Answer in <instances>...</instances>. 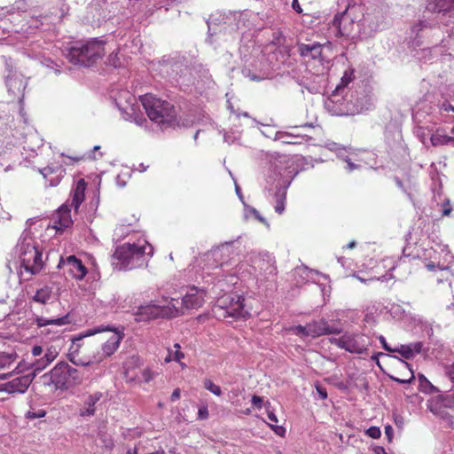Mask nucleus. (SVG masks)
Wrapping results in <instances>:
<instances>
[{
    "label": "nucleus",
    "instance_id": "obj_48",
    "mask_svg": "<svg viewBox=\"0 0 454 454\" xmlns=\"http://www.w3.org/2000/svg\"><path fill=\"white\" fill-rule=\"evenodd\" d=\"M340 158L347 163L345 168L348 171H353L359 168V165H356L354 162H352L351 160L346 154H344V157Z\"/></svg>",
    "mask_w": 454,
    "mask_h": 454
},
{
    "label": "nucleus",
    "instance_id": "obj_40",
    "mask_svg": "<svg viewBox=\"0 0 454 454\" xmlns=\"http://www.w3.org/2000/svg\"><path fill=\"white\" fill-rule=\"evenodd\" d=\"M393 352L399 353L405 359H411L413 357L410 345H401L399 348H394Z\"/></svg>",
    "mask_w": 454,
    "mask_h": 454
},
{
    "label": "nucleus",
    "instance_id": "obj_1",
    "mask_svg": "<svg viewBox=\"0 0 454 454\" xmlns=\"http://www.w3.org/2000/svg\"><path fill=\"white\" fill-rule=\"evenodd\" d=\"M353 69L345 71L341 77L340 83L337 85L331 98V102L336 105L333 114L337 115H355L366 111L371 106L370 98L358 91L346 93L344 97L339 98V95L343 93L344 88L353 79Z\"/></svg>",
    "mask_w": 454,
    "mask_h": 454
},
{
    "label": "nucleus",
    "instance_id": "obj_2",
    "mask_svg": "<svg viewBox=\"0 0 454 454\" xmlns=\"http://www.w3.org/2000/svg\"><path fill=\"white\" fill-rule=\"evenodd\" d=\"M14 254L19 258V275L22 280H29L43 269V254L29 232H23L15 247Z\"/></svg>",
    "mask_w": 454,
    "mask_h": 454
},
{
    "label": "nucleus",
    "instance_id": "obj_57",
    "mask_svg": "<svg viewBox=\"0 0 454 454\" xmlns=\"http://www.w3.org/2000/svg\"><path fill=\"white\" fill-rule=\"evenodd\" d=\"M43 352V348L38 345L34 346L31 349V354L35 357L42 356Z\"/></svg>",
    "mask_w": 454,
    "mask_h": 454
},
{
    "label": "nucleus",
    "instance_id": "obj_9",
    "mask_svg": "<svg viewBox=\"0 0 454 454\" xmlns=\"http://www.w3.org/2000/svg\"><path fill=\"white\" fill-rule=\"evenodd\" d=\"M114 100L124 120L133 121L138 126H142L146 122V120L140 111L136 97L129 91H120Z\"/></svg>",
    "mask_w": 454,
    "mask_h": 454
},
{
    "label": "nucleus",
    "instance_id": "obj_12",
    "mask_svg": "<svg viewBox=\"0 0 454 454\" xmlns=\"http://www.w3.org/2000/svg\"><path fill=\"white\" fill-rule=\"evenodd\" d=\"M102 331L104 330L99 328L88 330L84 333H82L72 339L73 344L69 349V353L67 356L72 364L77 366H89L94 363H97V361H95V357L88 359H82L79 357L78 351L81 347L79 341H81L84 337L94 335L95 333H100Z\"/></svg>",
    "mask_w": 454,
    "mask_h": 454
},
{
    "label": "nucleus",
    "instance_id": "obj_62",
    "mask_svg": "<svg viewBox=\"0 0 454 454\" xmlns=\"http://www.w3.org/2000/svg\"><path fill=\"white\" fill-rule=\"evenodd\" d=\"M292 7H293V9H294L297 13H301V12H302V9H301V5L299 4L298 0H293Z\"/></svg>",
    "mask_w": 454,
    "mask_h": 454
},
{
    "label": "nucleus",
    "instance_id": "obj_39",
    "mask_svg": "<svg viewBox=\"0 0 454 454\" xmlns=\"http://www.w3.org/2000/svg\"><path fill=\"white\" fill-rule=\"evenodd\" d=\"M307 328H308L307 325H299L291 326L288 329V331L296 336H299L301 338H306V337H309Z\"/></svg>",
    "mask_w": 454,
    "mask_h": 454
},
{
    "label": "nucleus",
    "instance_id": "obj_13",
    "mask_svg": "<svg viewBox=\"0 0 454 454\" xmlns=\"http://www.w3.org/2000/svg\"><path fill=\"white\" fill-rule=\"evenodd\" d=\"M428 409L435 416L453 425V417L449 414L446 409L454 411V393L445 395L440 400L428 404Z\"/></svg>",
    "mask_w": 454,
    "mask_h": 454
},
{
    "label": "nucleus",
    "instance_id": "obj_18",
    "mask_svg": "<svg viewBox=\"0 0 454 454\" xmlns=\"http://www.w3.org/2000/svg\"><path fill=\"white\" fill-rule=\"evenodd\" d=\"M27 83V81L20 74H14L8 75L6 78V86L10 96L18 98L20 102L23 99Z\"/></svg>",
    "mask_w": 454,
    "mask_h": 454
},
{
    "label": "nucleus",
    "instance_id": "obj_44",
    "mask_svg": "<svg viewBox=\"0 0 454 454\" xmlns=\"http://www.w3.org/2000/svg\"><path fill=\"white\" fill-rule=\"evenodd\" d=\"M46 415V411L43 409L37 411H28L26 413V418L28 419H35L43 418Z\"/></svg>",
    "mask_w": 454,
    "mask_h": 454
},
{
    "label": "nucleus",
    "instance_id": "obj_38",
    "mask_svg": "<svg viewBox=\"0 0 454 454\" xmlns=\"http://www.w3.org/2000/svg\"><path fill=\"white\" fill-rule=\"evenodd\" d=\"M203 386L207 390H208L216 396H220L222 395L221 387L208 379H206L203 381Z\"/></svg>",
    "mask_w": 454,
    "mask_h": 454
},
{
    "label": "nucleus",
    "instance_id": "obj_30",
    "mask_svg": "<svg viewBox=\"0 0 454 454\" xmlns=\"http://www.w3.org/2000/svg\"><path fill=\"white\" fill-rule=\"evenodd\" d=\"M428 8L437 12H454V0H433L428 4Z\"/></svg>",
    "mask_w": 454,
    "mask_h": 454
},
{
    "label": "nucleus",
    "instance_id": "obj_47",
    "mask_svg": "<svg viewBox=\"0 0 454 454\" xmlns=\"http://www.w3.org/2000/svg\"><path fill=\"white\" fill-rule=\"evenodd\" d=\"M366 434L372 439H378L380 437L381 432L378 427H371L367 429Z\"/></svg>",
    "mask_w": 454,
    "mask_h": 454
},
{
    "label": "nucleus",
    "instance_id": "obj_49",
    "mask_svg": "<svg viewBox=\"0 0 454 454\" xmlns=\"http://www.w3.org/2000/svg\"><path fill=\"white\" fill-rule=\"evenodd\" d=\"M174 347L176 349L175 352H172L173 360L180 363L181 359L184 357V353H182L181 351L178 350L180 348V345L179 344L176 343L174 345Z\"/></svg>",
    "mask_w": 454,
    "mask_h": 454
},
{
    "label": "nucleus",
    "instance_id": "obj_10",
    "mask_svg": "<svg viewBox=\"0 0 454 454\" xmlns=\"http://www.w3.org/2000/svg\"><path fill=\"white\" fill-rule=\"evenodd\" d=\"M217 307L225 311L226 316L236 319H247L250 317L246 309L245 298L236 294H223L217 301Z\"/></svg>",
    "mask_w": 454,
    "mask_h": 454
},
{
    "label": "nucleus",
    "instance_id": "obj_11",
    "mask_svg": "<svg viewBox=\"0 0 454 454\" xmlns=\"http://www.w3.org/2000/svg\"><path fill=\"white\" fill-rule=\"evenodd\" d=\"M330 342L340 348L345 349L349 353L365 354L367 353L369 341L367 338L360 333H346L340 337H333Z\"/></svg>",
    "mask_w": 454,
    "mask_h": 454
},
{
    "label": "nucleus",
    "instance_id": "obj_35",
    "mask_svg": "<svg viewBox=\"0 0 454 454\" xmlns=\"http://www.w3.org/2000/svg\"><path fill=\"white\" fill-rule=\"evenodd\" d=\"M51 361L47 359V357L43 355L40 358H36L34 362L30 364V368L33 370L32 373H35V376L37 372H42L44 370Z\"/></svg>",
    "mask_w": 454,
    "mask_h": 454
},
{
    "label": "nucleus",
    "instance_id": "obj_28",
    "mask_svg": "<svg viewBox=\"0 0 454 454\" xmlns=\"http://www.w3.org/2000/svg\"><path fill=\"white\" fill-rule=\"evenodd\" d=\"M55 296L53 288L49 286H43V287L36 290L35 294L32 296V300L41 304H46Z\"/></svg>",
    "mask_w": 454,
    "mask_h": 454
},
{
    "label": "nucleus",
    "instance_id": "obj_21",
    "mask_svg": "<svg viewBox=\"0 0 454 454\" xmlns=\"http://www.w3.org/2000/svg\"><path fill=\"white\" fill-rule=\"evenodd\" d=\"M204 296L205 293L203 289H199L196 286H191L183 297V305L186 309L200 308L204 303Z\"/></svg>",
    "mask_w": 454,
    "mask_h": 454
},
{
    "label": "nucleus",
    "instance_id": "obj_33",
    "mask_svg": "<svg viewBox=\"0 0 454 454\" xmlns=\"http://www.w3.org/2000/svg\"><path fill=\"white\" fill-rule=\"evenodd\" d=\"M441 253L443 254L442 260L443 262H438V267L440 270H444L450 268L451 265L454 264V255L450 254V250L447 246H439Z\"/></svg>",
    "mask_w": 454,
    "mask_h": 454
},
{
    "label": "nucleus",
    "instance_id": "obj_50",
    "mask_svg": "<svg viewBox=\"0 0 454 454\" xmlns=\"http://www.w3.org/2000/svg\"><path fill=\"white\" fill-rule=\"evenodd\" d=\"M142 377H143V380L145 381V382H149L150 380H152L153 379H154L155 377V372H153V371H151L150 369H145L142 372Z\"/></svg>",
    "mask_w": 454,
    "mask_h": 454
},
{
    "label": "nucleus",
    "instance_id": "obj_58",
    "mask_svg": "<svg viewBox=\"0 0 454 454\" xmlns=\"http://www.w3.org/2000/svg\"><path fill=\"white\" fill-rule=\"evenodd\" d=\"M419 381L420 386L422 387H433L432 384L428 381V380L422 374L419 375Z\"/></svg>",
    "mask_w": 454,
    "mask_h": 454
},
{
    "label": "nucleus",
    "instance_id": "obj_34",
    "mask_svg": "<svg viewBox=\"0 0 454 454\" xmlns=\"http://www.w3.org/2000/svg\"><path fill=\"white\" fill-rule=\"evenodd\" d=\"M245 209H244V216L246 218H249L250 216H254L255 219H257L260 223H263L267 227H270V224L268 221L261 215L258 210H256L254 207H250L247 205L245 202H243Z\"/></svg>",
    "mask_w": 454,
    "mask_h": 454
},
{
    "label": "nucleus",
    "instance_id": "obj_36",
    "mask_svg": "<svg viewBox=\"0 0 454 454\" xmlns=\"http://www.w3.org/2000/svg\"><path fill=\"white\" fill-rule=\"evenodd\" d=\"M415 133H416L417 137L419 138V140L424 145H426L427 140H429V141L431 140V135L433 133V129L428 127L418 125L416 127Z\"/></svg>",
    "mask_w": 454,
    "mask_h": 454
},
{
    "label": "nucleus",
    "instance_id": "obj_23",
    "mask_svg": "<svg viewBox=\"0 0 454 454\" xmlns=\"http://www.w3.org/2000/svg\"><path fill=\"white\" fill-rule=\"evenodd\" d=\"M273 139L280 140L283 144L286 145H300L303 141L310 140L311 137L307 134L277 131Z\"/></svg>",
    "mask_w": 454,
    "mask_h": 454
},
{
    "label": "nucleus",
    "instance_id": "obj_27",
    "mask_svg": "<svg viewBox=\"0 0 454 454\" xmlns=\"http://www.w3.org/2000/svg\"><path fill=\"white\" fill-rule=\"evenodd\" d=\"M101 392H95L89 395L83 403V407L80 409L79 415L81 417H90L95 414L96 403L102 398Z\"/></svg>",
    "mask_w": 454,
    "mask_h": 454
},
{
    "label": "nucleus",
    "instance_id": "obj_43",
    "mask_svg": "<svg viewBox=\"0 0 454 454\" xmlns=\"http://www.w3.org/2000/svg\"><path fill=\"white\" fill-rule=\"evenodd\" d=\"M43 64L46 67L52 69L54 71V73L57 74H60L62 72L61 65H59V63L55 62L54 60H52L51 59H44L43 60Z\"/></svg>",
    "mask_w": 454,
    "mask_h": 454
},
{
    "label": "nucleus",
    "instance_id": "obj_6",
    "mask_svg": "<svg viewBox=\"0 0 454 454\" xmlns=\"http://www.w3.org/2000/svg\"><path fill=\"white\" fill-rule=\"evenodd\" d=\"M140 101L149 119L154 123L164 126L175 121L176 113L174 106L152 94L140 97Z\"/></svg>",
    "mask_w": 454,
    "mask_h": 454
},
{
    "label": "nucleus",
    "instance_id": "obj_51",
    "mask_svg": "<svg viewBox=\"0 0 454 454\" xmlns=\"http://www.w3.org/2000/svg\"><path fill=\"white\" fill-rule=\"evenodd\" d=\"M208 418V410L206 405L200 406L198 411L199 419H207Z\"/></svg>",
    "mask_w": 454,
    "mask_h": 454
},
{
    "label": "nucleus",
    "instance_id": "obj_29",
    "mask_svg": "<svg viewBox=\"0 0 454 454\" xmlns=\"http://www.w3.org/2000/svg\"><path fill=\"white\" fill-rule=\"evenodd\" d=\"M35 322L38 327H43L46 325H58L62 326L70 323L69 315L67 314L58 318L47 319L43 317H36Z\"/></svg>",
    "mask_w": 454,
    "mask_h": 454
},
{
    "label": "nucleus",
    "instance_id": "obj_37",
    "mask_svg": "<svg viewBox=\"0 0 454 454\" xmlns=\"http://www.w3.org/2000/svg\"><path fill=\"white\" fill-rule=\"evenodd\" d=\"M28 8L29 4L27 3V0H16L7 12L10 13H13L16 11L25 12Z\"/></svg>",
    "mask_w": 454,
    "mask_h": 454
},
{
    "label": "nucleus",
    "instance_id": "obj_64",
    "mask_svg": "<svg viewBox=\"0 0 454 454\" xmlns=\"http://www.w3.org/2000/svg\"><path fill=\"white\" fill-rule=\"evenodd\" d=\"M447 373L450 380L454 382V363L447 368Z\"/></svg>",
    "mask_w": 454,
    "mask_h": 454
},
{
    "label": "nucleus",
    "instance_id": "obj_3",
    "mask_svg": "<svg viewBox=\"0 0 454 454\" xmlns=\"http://www.w3.org/2000/svg\"><path fill=\"white\" fill-rule=\"evenodd\" d=\"M179 301L173 298L162 296L160 300L151 301L140 305L133 312L135 321L149 322L159 318H172L179 316L182 311Z\"/></svg>",
    "mask_w": 454,
    "mask_h": 454
},
{
    "label": "nucleus",
    "instance_id": "obj_14",
    "mask_svg": "<svg viewBox=\"0 0 454 454\" xmlns=\"http://www.w3.org/2000/svg\"><path fill=\"white\" fill-rule=\"evenodd\" d=\"M431 114L434 121L435 122H453L454 99L440 102L433 108Z\"/></svg>",
    "mask_w": 454,
    "mask_h": 454
},
{
    "label": "nucleus",
    "instance_id": "obj_8",
    "mask_svg": "<svg viewBox=\"0 0 454 454\" xmlns=\"http://www.w3.org/2000/svg\"><path fill=\"white\" fill-rule=\"evenodd\" d=\"M51 382L58 389L66 390L80 385L82 374L66 362L58 363L50 372Z\"/></svg>",
    "mask_w": 454,
    "mask_h": 454
},
{
    "label": "nucleus",
    "instance_id": "obj_5",
    "mask_svg": "<svg viewBox=\"0 0 454 454\" xmlns=\"http://www.w3.org/2000/svg\"><path fill=\"white\" fill-rule=\"evenodd\" d=\"M153 247L145 239H138L137 243H125L116 247L114 258L120 262V268L131 270L142 263V258L147 254L152 255Z\"/></svg>",
    "mask_w": 454,
    "mask_h": 454
},
{
    "label": "nucleus",
    "instance_id": "obj_24",
    "mask_svg": "<svg viewBox=\"0 0 454 454\" xmlns=\"http://www.w3.org/2000/svg\"><path fill=\"white\" fill-rule=\"evenodd\" d=\"M323 44L319 43H300L298 51L303 58L317 59L322 56Z\"/></svg>",
    "mask_w": 454,
    "mask_h": 454
},
{
    "label": "nucleus",
    "instance_id": "obj_25",
    "mask_svg": "<svg viewBox=\"0 0 454 454\" xmlns=\"http://www.w3.org/2000/svg\"><path fill=\"white\" fill-rule=\"evenodd\" d=\"M55 228L57 230H63L69 227L73 221L70 215V208L67 205H62L56 215L53 218Z\"/></svg>",
    "mask_w": 454,
    "mask_h": 454
},
{
    "label": "nucleus",
    "instance_id": "obj_52",
    "mask_svg": "<svg viewBox=\"0 0 454 454\" xmlns=\"http://www.w3.org/2000/svg\"><path fill=\"white\" fill-rule=\"evenodd\" d=\"M243 74L246 76L249 77V79L251 81H257L258 82V81H262V80H263L265 78L263 75H256V74H251V71L249 69H245L243 71Z\"/></svg>",
    "mask_w": 454,
    "mask_h": 454
},
{
    "label": "nucleus",
    "instance_id": "obj_20",
    "mask_svg": "<svg viewBox=\"0 0 454 454\" xmlns=\"http://www.w3.org/2000/svg\"><path fill=\"white\" fill-rule=\"evenodd\" d=\"M122 335L119 333H114L103 345L102 353L93 355L91 357H95L97 363L102 362L105 358L112 356L119 348Z\"/></svg>",
    "mask_w": 454,
    "mask_h": 454
},
{
    "label": "nucleus",
    "instance_id": "obj_4",
    "mask_svg": "<svg viewBox=\"0 0 454 454\" xmlns=\"http://www.w3.org/2000/svg\"><path fill=\"white\" fill-rule=\"evenodd\" d=\"M287 160L286 157H280L270 163V174L267 177V184L270 186H275L274 193L276 198L275 211L281 215L285 211L286 190L291 184L293 177L291 171L288 170Z\"/></svg>",
    "mask_w": 454,
    "mask_h": 454
},
{
    "label": "nucleus",
    "instance_id": "obj_26",
    "mask_svg": "<svg viewBox=\"0 0 454 454\" xmlns=\"http://www.w3.org/2000/svg\"><path fill=\"white\" fill-rule=\"evenodd\" d=\"M430 143L434 146L445 145H454V127L450 130V135L446 134V132L442 129H437L434 131L433 130Z\"/></svg>",
    "mask_w": 454,
    "mask_h": 454
},
{
    "label": "nucleus",
    "instance_id": "obj_56",
    "mask_svg": "<svg viewBox=\"0 0 454 454\" xmlns=\"http://www.w3.org/2000/svg\"><path fill=\"white\" fill-rule=\"evenodd\" d=\"M251 402H252V404H253L254 407H256V408H261V407H262V404L263 400H262V398L261 396H258V395H254L252 396V400H251Z\"/></svg>",
    "mask_w": 454,
    "mask_h": 454
},
{
    "label": "nucleus",
    "instance_id": "obj_59",
    "mask_svg": "<svg viewBox=\"0 0 454 454\" xmlns=\"http://www.w3.org/2000/svg\"><path fill=\"white\" fill-rule=\"evenodd\" d=\"M317 391L321 400L327 398V392L325 387L317 386Z\"/></svg>",
    "mask_w": 454,
    "mask_h": 454
},
{
    "label": "nucleus",
    "instance_id": "obj_15",
    "mask_svg": "<svg viewBox=\"0 0 454 454\" xmlns=\"http://www.w3.org/2000/svg\"><path fill=\"white\" fill-rule=\"evenodd\" d=\"M58 267L69 272L76 279H82L87 274L86 267L74 255H69L67 259L61 258Z\"/></svg>",
    "mask_w": 454,
    "mask_h": 454
},
{
    "label": "nucleus",
    "instance_id": "obj_32",
    "mask_svg": "<svg viewBox=\"0 0 454 454\" xmlns=\"http://www.w3.org/2000/svg\"><path fill=\"white\" fill-rule=\"evenodd\" d=\"M84 189L85 184L83 180H80L77 184L75 190L72 194V202L71 207L74 208L75 211L78 210L80 205L84 200Z\"/></svg>",
    "mask_w": 454,
    "mask_h": 454
},
{
    "label": "nucleus",
    "instance_id": "obj_31",
    "mask_svg": "<svg viewBox=\"0 0 454 454\" xmlns=\"http://www.w3.org/2000/svg\"><path fill=\"white\" fill-rule=\"evenodd\" d=\"M17 355L13 353L0 352V370L9 369L15 363ZM11 373L0 374V380H5Z\"/></svg>",
    "mask_w": 454,
    "mask_h": 454
},
{
    "label": "nucleus",
    "instance_id": "obj_55",
    "mask_svg": "<svg viewBox=\"0 0 454 454\" xmlns=\"http://www.w3.org/2000/svg\"><path fill=\"white\" fill-rule=\"evenodd\" d=\"M379 340L382 346V348L386 350V351H388V352H393V349L387 342L386 339L384 336L382 335H380L379 336Z\"/></svg>",
    "mask_w": 454,
    "mask_h": 454
},
{
    "label": "nucleus",
    "instance_id": "obj_61",
    "mask_svg": "<svg viewBox=\"0 0 454 454\" xmlns=\"http://www.w3.org/2000/svg\"><path fill=\"white\" fill-rule=\"evenodd\" d=\"M267 417L270 422H272V423L278 422L277 416L272 411H270V410L267 411Z\"/></svg>",
    "mask_w": 454,
    "mask_h": 454
},
{
    "label": "nucleus",
    "instance_id": "obj_54",
    "mask_svg": "<svg viewBox=\"0 0 454 454\" xmlns=\"http://www.w3.org/2000/svg\"><path fill=\"white\" fill-rule=\"evenodd\" d=\"M410 347L412 350V355L414 356L416 354L420 353L421 348H422V343L421 342L411 343V344H410Z\"/></svg>",
    "mask_w": 454,
    "mask_h": 454
},
{
    "label": "nucleus",
    "instance_id": "obj_16",
    "mask_svg": "<svg viewBox=\"0 0 454 454\" xmlns=\"http://www.w3.org/2000/svg\"><path fill=\"white\" fill-rule=\"evenodd\" d=\"M35 373H28L13 379L12 380L0 386V391L9 394L25 393L32 383Z\"/></svg>",
    "mask_w": 454,
    "mask_h": 454
},
{
    "label": "nucleus",
    "instance_id": "obj_7",
    "mask_svg": "<svg viewBox=\"0 0 454 454\" xmlns=\"http://www.w3.org/2000/svg\"><path fill=\"white\" fill-rule=\"evenodd\" d=\"M105 54L104 43L92 39L84 43H78L68 50L67 58L74 65L90 67Z\"/></svg>",
    "mask_w": 454,
    "mask_h": 454
},
{
    "label": "nucleus",
    "instance_id": "obj_63",
    "mask_svg": "<svg viewBox=\"0 0 454 454\" xmlns=\"http://www.w3.org/2000/svg\"><path fill=\"white\" fill-rule=\"evenodd\" d=\"M103 442L105 443V447L108 450H112L114 446V441L111 438H108V439L106 438L103 440Z\"/></svg>",
    "mask_w": 454,
    "mask_h": 454
},
{
    "label": "nucleus",
    "instance_id": "obj_60",
    "mask_svg": "<svg viewBox=\"0 0 454 454\" xmlns=\"http://www.w3.org/2000/svg\"><path fill=\"white\" fill-rule=\"evenodd\" d=\"M442 207V215H449L452 210V207H450L449 201H447Z\"/></svg>",
    "mask_w": 454,
    "mask_h": 454
},
{
    "label": "nucleus",
    "instance_id": "obj_22",
    "mask_svg": "<svg viewBox=\"0 0 454 454\" xmlns=\"http://www.w3.org/2000/svg\"><path fill=\"white\" fill-rule=\"evenodd\" d=\"M348 9L342 12L335 14L333 26L337 29V35L348 36L351 34V29L348 27L353 26V21L347 17Z\"/></svg>",
    "mask_w": 454,
    "mask_h": 454
},
{
    "label": "nucleus",
    "instance_id": "obj_19",
    "mask_svg": "<svg viewBox=\"0 0 454 454\" xmlns=\"http://www.w3.org/2000/svg\"><path fill=\"white\" fill-rule=\"evenodd\" d=\"M39 172L48 181L49 186H57L66 173V169L60 163H51V165L39 168Z\"/></svg>",
    "mask_w": 454,
    "mask_h": 454
},
{
    "label": "nucleus",
    "instance_id": "obj_53",
    "mask_svg": "<svg viewBox=\"0 0 454 454\" xmlns=\"http://www.w3.org/2000/svg\"><path fill=\"white\" fill-rule=\"evenodd\" d=\"M269 426L274 431V433L277 434L279 436H283L285 434V433H286L285 427H283L281 426H277V425H274V424H269Z\"/></svg>",
    "mask_w": 454,
    "mask_h": 454
},
{
    "label": "nucleus",
    "instance_id": "obj_42",
    "mask_svg": "<svg viewBox=\"0 0 454 454\" xmlns=\"http://www.w3.org/2000/svg\"><path fill=\"white\" fill-rule=\"evenodd\" d=\"M59 348H58L54 345H51V346L47 347L43 355L47 357V359H49L52 363L56 359V357L59 356Z\"/></svg>",
    "mask_w": 454,
    "mask_h": 454
},
{
    "label": "nucleus",
    "instance_id": "obj_45",
    "mask_svg": "<svg viewBox=\"0 0 454 454\" xmlns=\"http://www.w3.org/2000/svg\"><path fill=\"white\" fill-rule=\"evenodd\" d=\"M240 133L238 131L231 132V133H225L223 136L224 142H226L229 145L233 144L236 140L239 139Z\"/></svg>",
    "mask_w": 454,
    "mask_h": 454
},
{
    "label": "nucleus",
    "instance_id": "obj_41",
    "mask_svg": "<svg viewBox=\"0 0 454 454\" xmlns=\"http://www.w3.org/2000/svg\"><path fill=\"white\" fill-rule=\"evenodd\" d=\"M229 287V284L224 278H218L217 283L214 284L212 291L215 294H219L220 292H225Z\"/></svg>",
    "mask_w": 454,
    "mask_h": 454
},
{
    "label": "nucleus",
    "instance_id": "obj_17",
    "mask_svg": "<svg viewBox=\"0 0 454 454\" xmlns=\"http://www.w3.org/2000/svg\"><path fill=\"white\" fill-rule=\"evenodd\" d=\"M307 325H308L307 330H308L309 337H311V338H317V337H320L323 335L340 333V332H341L340 328H339L337 326L330 325L328 324V322L325 319H321L318 321H312V322L307 324Z\"/></svg>",
    "mask_w": 454,
    "mask_h": 454
},
{
    "label": "nucleus",
    "instance_id": "obj_46",
    "mask_svg": "<svg viewBox=\"0 0 454 454\" xmlns=\"http://www.w3.org/2000/svg\"><path fill=\"white\" fill-rule=\"evenodd\" d=\"M328 148L331 151H334L337 153L338 157H344V154H346V150L342 148L340 145L336 143H331L328 145Z\"/></svg>",
    "mask_w": 454,
    "mask_h": 454
}]
</instances>
